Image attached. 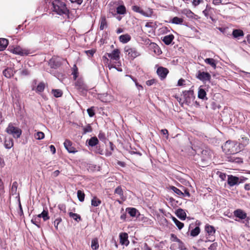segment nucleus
I'll return each mask as SVG.
<instances>
[{
	"label": "nucleus",
	"instance_id": "obj_56",
	"mask_svg": "<svg viewBox=\"0 0 250 250\" xmlns=\"http://www.w3.org/2000/svg\"><path fill=\"white\" fill-rule=\"evenodd\" d=\"M95 52V51L92 49L85 51V53L86 54V55L91 57L93 56Z\"/></svg>",
	"mask_w": 250,
	"mask_h": 250
},
{
	"label": "nucleus",
	"instance_id": "obj_2",
	"mask_svg": "<svg viewBox=\"0 0 250 250\" xmlns=\"http://www.w3.org/2000/svg\"><path fill=\"white\" fill-rule=\"evenodd\" d=\"M66 0L56 1L52 2L53 5V11L56 14L61 16H65L68 18H69L70 11L66 7Z\"/></svg>",
	"mask_w": 250,
	"mask_h": 250
},
{
	"label": "nucleus",
	"instance_id": "obj_51",
	"mask_svg": "<svg viewBox=\"0 0 250 250\" xmlns=\"http://www.w3.org/2000/svg\"><path fill=\"white\" fill-rule=\"evenodd\" d=\"M58 208L63 213H66V206L64 204H60L58 206Z\"/></svg>",
	"mask_w": 250,
	"mask_h": 250
},
{
	"label": "nucleus",
	"instance_id": "obj_7",
	"mask_svg": "<svg viewBox=\"0 0 250 250\" xmlns=\"http://www.w3.org/2000/svg\"><path fill=\"white\" fill-rule=\"evenodd\" d=\"M10 51L13 53L20 56L28 55L30 54V50L25 48H22L20 46L10 48Z\"/></svg>",
	"mask_w": 250,
	"mask_h": 250
},
{
	"label": "nucleus",
	"instance_id": "obj_47",
	"mask_svg": "<svg viewBox=\"0 0 250 250\" xmlns=\"http://www.w3.org/2000/svg\"><path fill=\"white\" fill-rule=\"evenodd\" d=\"M73 69V71L72 74L73 76L74 79L76 80L78 76V68L76 64L74 65Z\"/></svg>",
	"mask_w": 250,
	"mask_h": 250
},
{
	"label": "nucleus",
	"instance_id": "obj_28",
	"mask_svg": "<svg viewBox=\"0 0 250 250\" xmlns=\"http://www.w3.org/2000/svg\"><path fill=\"white\" fill-rule=\"evenodd\" d=\"M8 44V40L4 38L0 39V51L4 50Z\"/></svg>",
	"mask_w": 250,
	"mask_h": 250
},
{
	"label": "nucleus",
	"instance_id": "obj_52",
	"mask_svg": "<svg viewBox=\"0 0 250 250\" xmlns=\"http://www.w3.org/2000/svg\"><path fill=\"white\" fill-rule=\"evenodd\" d=\"M170 240L171 241L177 242H178L180 241V239H179L176 236V235H175L174 234H173V233H171L170 234Z\"/></svg>",
	"mask_w": 250,
	"mask_h": 250
},
{
	"label": "nucleus",
	"instance_id": "obj_41",
	"mask_svg": "<svg viewBox=\"0 0 250 250\" xmlns=\"http://www.w3.org/2000/svg\"><path fill=\"white\" fill-rule=\"evenodd\" d=\"M184 20L182 18L178 17H174L171 20V22L176 24H181L183 23Z\"/></svg>",
	"mask_w": 250,
	"mask_h": 250
},
{
	"label": "nucleus",
	"instance_id": "obj_26",
	"mask_svg": "<svg viewBox=\"0 0 250 250\" xmlns=\"http://www.w3.org/2000/svg\"><path fill=\"white\" fill-rule=\"evenodd\" d=\"M38 217L42 218L44 221H46L50 219L47 209H43L41 214H38Z\"/></svg>",
	"mask_w": 250,
	"mask_h": 250
},
{
	"label": "nucleus",
	"instance_id": "obj_34",
	"mask_svg": "<svg viewBox=\"0 0 250 250\" xmlns=\"http://www.w3.org/2000/svg\"><path fill=\"white\" fill-rule=\"evenodd\" d=\"M68 214L70 217L73 218L77 222L82 220L81 216L77 213H73L72 212H69L68 213Z\"/></svg>",
	"mask_w": 250,
	"mask_h": 250
},
{
	"label": "nucleus",
	"instance_id": "obj_19",
	"mask_svg": "<svg viewBox=\"0 0 250 250\" xmlns=\"http://www.w3.org/2000/svg\"><path fill=\"white\" fill-rule=\"evenodd\" d=\"M16 71L13 67H7L2 72L3 75L7 78H10L13 77Z\"/></svg>",
	"mask_w": 250,
	"mask_h": 250
},
{
	"label": "nucleus",
	"instance_id": "obj_63",
	"mask_svg": "<svg viewBox=\"0 0 250 250\" xmlns=\"http://www.w3.org/2000/svg\"><path fill=\"white\" fill-rule=\"evenodd\" d=\"M29 74V71L26 69H23L21 71V75H23V76H27V75H28Z\"/></svg>",
	"mask_w": 250,
	"mask_h": 250
},
{
	"label": "nucleus",
	"instance_id": "obj_20",
	"mask_svg": "<svg viewBox=\"0 0 250 250\" xmlns=\"http://www.w3.org/2000/svg\"><path fill=\"white\" fill-rule=\"evenodd\" d=\"M120 242L122 245L127 246L129 243L128 240V234L126 232H123L120 234Z\"/></svg>",
	"mask_w": 250,
	"mask_h": 250
},
{
	"label": "nucleus",
	"instance_id": "obj_25",
	"mask_svg": "<svg viewBox=\"0 0 250 250\" xmlns=\"http://www.w3.org/2000/svg\"><path fill=\"white\" fill-rule=\"evenodd\" d=\"M232 35L234 38H239L240 37H243L244 33L241 29H234L232 31Z\"/></svg>",
	"mask_w": 250,
	"mask_h": 250
},
{
	"label": "nucleus",
	"instance_id": "obj_29",
	"mask_svg": "<svg viewBox=\"0 0 250 250\" xmlns=\"http://www.w3.org/2000/svg\"><path fill=\"white\" fill-rule=\"evenodd\" d=\"M116 13L119 15H125L126 13V9L124 5H120L116 8Z\"/></svg>",
	"mask_w": 250,
	"mask_h": 250
},
{
	"label": "nucleus",
	"instance_id": "obj_64",
	"mask_svg": "<svg viewBox=\"0 0 250 250\" xmlns=\"http://www.w3.org/2000/svg\"><path fill=\"white\" fill-rule=\"evenodd\" d=\"M185 82V80L181 78L178 80L177 85L178 86H183L184 85Z\"/></svg>",
	"mask_w": 250,
	"mask_h": 250
},
{
	"label": "nucleus",
	"instance_id": "obj_1",
	"mask_svg": "<svg viewBox=\"0 0 250 250\" xmlns=\"http://www.w3.org/2000/svg\"><path fill=\"white\" fill-rule=\"evenodd\" d=\"M241 144L236 141L229 140L222 146V149L226 154H234L241 151Z\"/></svg>",
	"mask_w": 250,
	"mask_h": 250
},
{
	"label": "nucleus",
	"instance_id": "obj_33",
	"mask_svg": "<svg viewBox=\"0 0 250 250\" xmlns=\"http://www.w3.org/2000/svg\"><path fill=\"white\" fill-rule=\"evenodd\" d=\"M169 188H170V189L172 190L174 193H175L178 195H179L180 197H184V194H183V192H182V191L181 190L178 189L176 187H175L173 186H171L169 187Z\"/></svg>",
	"mask_w": 250,
	"mask_h": 250
},
{
	"label": "nucleus",
	"instance_id": "obj_60",
	"mask_svg": "<svg viewBox=\"0 0 250 250\" xmlns=\"http://www.w3.org/2000/svg\"><path fill=\"white\" fill-rule=\"evenodd\" d=\"M218 175H219V177L222 180L224 181L225 180V179L226 178V173H223L221 172H219Z\"/></svg>",
	"mask_w": 250,
	"mask_h": 250
},
{
	"label": "nucleus",
	"instance_id": "obj_43",
	"mask_svg": "<svg viewBox=\"0 0 250 250\" xmlns=\"http://www.w3.org/2000/svg\"><path fill=\"white\" fill-rule=\"evenodd\" d=\"M51 92L56 98L61 97L62 95V92L60 89H52Z\"/></svg>",
	"mask_w": 250,
	"mask_h": 250
},
{
	"label": "nucleus",
	"instance_id": "obj_40",
	"mask_svg": "<svg viewBox=\"0 0 250 250\" xmlns=\"http://www.w3.org/2000/svg\"><path fill=\"white\" fill-rule=\"evenodd\" d=\"M126 210L131 217H135L138 212L137 209L134 208H127Z\"/></svg>",
	"mask_w": 250,
	"mask_h": 250
},
{
	"label": "nucleus",
	"instance_id": "obj_42",
	"mask_svg": "<svg viewBox=\"0 0 250 250\" xmlns=\"http://www.w3.org/2000/svg\"><path fill=\"white\" fill-rule=\"evenodd\" d=\"M91 248L93 250H97L99 247V242L97 238H94L91 241Z\"/></svg>",
	"mask_w": 250,
	"mask_h": 250
},
{
	"label": "nucleus",
	"instance_id": "obj_12",
	"mask_svg": "<svg viewBox=\"0 0 250 250\" xmlns=\"http://www.w3.org/2000/svg\"><path fill=\"white\" fill-rule=\"evenodd\" d=\"M120 49L116 48L114 49L111 53H106L105 55H107L111 60L118 62L120 59Z\"/></svg>",
	"mask_w": 250,
	"mask_h": 250
},
{
	"label": "nucleus",
	"instance_id": "obj_24",
	"mask_svg": "<svg viewBox=\"0 0 250 250\" xmlns=\"http://www.w3.org/2000/svg\"><path fill=\"white\" fill-rule=\"evenodd\" d=\"M177 216L181 220H185L186 218V213L184 209L178 208L176 212Z\"/></svg>",
	"mask_w": 250,
	"mask_h": 250
},
{
	"label": "nucleus",
	"instance_id": "obj_37",
	"mask_svg": "<svg viewBox=\"0 0 250 250\" xmlns=\"http://www.w3.org/2000/svg\"><path fill=\"white\" fill-rule=\"evenodd\" d=\"M102 203L100 199L96 196H94L91 200V205L93 207H98Z\"/></svg>",
	"mask_w": 250,
	"mask_h": 250
},
{
	"label": "nucleus",
	"instance_id": "obj_57",
	"mask_svg": "<svg viewBox=\"0 0 250 250\" xmlns=\"http://www.w3.org/2000/svg\"><path fill=\"white\" fill-rule=\"evenodd\" d=\"M178 247L181 250H186V248L185 246L184 243L180 240V242H178Z\"/></svg>",
	"mask_w": 250,
	"mask_h": 250
},
{
	"label": "nucleus",
	"instance_id": "obj_46",
	"mask_svg": "<svg viewBox=\"0 0 250 250\" xmlns=\"http://www.w3.org/2000/svg\"><path fill=\"white\" fill-rule=\"evenodd\" d=\"M83 134H85L87 133L91 132L92 131V128L90 125L88 124L86 126L83 127Z\"/></svg>",
	"mask_w": 250,
	"mask_h": 250
},
{
	"label": "nucleus",
	"instance_id": "obj_9",
	"mask_svg": "<svg viewBox=\"0 0 250 250\" xmlns=\"http://www.w3.org/2000/svg\"><path fill=\"white\" fill-rule=\"evenodd\" d=\"M49 64L52 68L57 69L62 65V59L57 56H53L49 60Z\"/></svg>",
	"mask_w": 250,
	"mask_h": 250
},
{
	"label": "nucleus",
	"instance_id": "obj_14",
	"mask_svg": "<svg viewBox=\"0 0 250 250\" xmlns=\"http://www.w3.org/2000/svg\"><path fill=\"white\" fill-rule=\"evenodd\" d=\"M131 9L135 12L139 13L141 14V15L146 17H150L152 15V11H151L150 13H147L146 12H145L140 7L137 6V5H133L131 7Z\"/></svg>",
	"mask_w": 250,
	"mask_h": 250
},
{
	"label": "nucleus",
	"instance_id": "obj_39",
	"mask_svg": "<svg viewBox=\"0 0 250 250\" xmlns=\"http://www.w3.org/2000/svg\"><path fill=\"white\" fill-rule=\"evenodd\" d=\"M99 142V140L96 137H93L88 140V145L91 146H96Z\"/></svg>",
	"mask_w": 250,
	"mask_h": 250
},
{
	"label": "nucleus",
	"instance_id": "obj_3",
	"mask_svg": "<svg viewBox=\"0 0 250 250\" xmlns=\"http://www.w3.org/2000/svg\"><path fill=\"white\" fill-rule=\"evenodd\" d=\"M5 131L8 134L11 135L15 138H19L22 133V130L20 128L15 126L14 124L10 123L8 124Z\"/></svg>",
	"mask_w": 250,
	"mask_h": 250
},
{
	"label": "nucleus",
	"instance_id": "obj_13",
	"mask_svg": "<svg viewBox=\"0 0 250 250\" xmlns=\"http://www.w3.org/2000/svg\"><path fill=\"white\" fill-rule=\"evenodd\" d=\"M169 72L168 70L165 67L160 66L157 68V73L161 80L165 79Z\"/></svg>",
	"mask_w": 250,
	"mask_h": 250
},
{
	"label": "nucleus",
	"instance_id": "obj_58",
	"mask_svg": "<svg viewBox=\"0 0 250 250\" xmlns=\"http://www.w3.org/2000/svg\"><path fill=\"white\" fill-rule=\"evenodd\" d=\"M95 152L98 154H100L101 155L103 154V150L101 148L100 146H97L96 147Z\"/></svg>",
	"mask_w": 250,
	"mask_h": 250
},
{
	"label": "nucleus",
	"instance_id": "obj_35",
	"mask_svg": "<svg viewBox=\"0 0 250 250\" xmlns=\"http://www.w3.org/2000/svg\"><path fill=\"white\" fill-rule=\"evenodd\" d=\"M45 87V84L44 82H40L37 85L36 88V91L37 92H42L44 91Z\"/></svg>",
	"mask_w": 250,
	"mask_h": 250
},
{
	"label": "nucleus",
	"instance_id": "obj_54",
	"mask_svg": "<svg viewBox=\"0 0 250 250\" xmlns=\"http://www.w3.org/2000/svg\"><path fill=\"white\" fill-rule=\"evenodd\" d=\"M62 219L61 217H58L55 220L54 223L55 227L56 228V229H58V225L60 224V223H61L62 222Z\"/></svg>",
	"mask_w": 250,
	"mask_h": 250
},
{
	"label": "nucleus",
	"instance_id": "obj_27",
	"mask_svg": "<svg viewBox=\"0 0 250 250\" xmlns=\"http://www.w3.org/2000/svg\"><path fill=\"white\" fill-rule=\"evenodd\" d=\"M205 62L210 65L213 69L216 68V61L213 58H207L205 60Z\"/></svg>",
	"mask_w": 250,
	"mask_h": 250
},
{
	"label": "nucleus",
	"instance_id": "obj_6",
	"mask_svg": "<svg viewBox=\"0 0 250 250\" xmlns=\"http://www.w3.org/2000/svg\"><path fill=\"white\" fill-rule=\"evenodd\" d=\"M212 152L210 149L203 150L201 152V160L204 165H207L211 159Z\"/></svg>",
	"mask_w": 250,
	"mask_h": 250
},
{
	"label": "nucleus",
	"instance_id": "obj_18",
	"mask_svg": "<svg viewBox=\"0 0 250 250\" xmlns=\"http://www.w3.org/2000/svg\"><path fill=\"white\" fill-rule=\"evenodd\" d=\"M75 87L80 91H83L87 90V86L84 83L83 81L78 79L75 83Z\"/></svg>",
	"mask_w": 250,
	"mask_h": 250
},
{
	"label": "nucleus",
	"instance_id": "obj_17",
	"mask_svg": "<svg viewBox=\"0 0 250 250\" xmlns=\"http://www.w3.org/2000/svg\"><path fill=\"white\" fill-rule=\"evenodd\" d=\"M108 27V22L104 15H102L99 20V28L100 30H103Z\"/></svg>",
	"mask_w": 250,
	"mask_h": 250
},
{
	"label": "nucleus",
	"instance_id": "obj_15",
	"mask_svg": "<svg viewBox=\"0 0 250 250\" xmlns=\"http://www.w3.org/2000/svg\"><path fill=\"white\" fill-rule=\"evenodd\" d=\"M63 144L65 148L69 153H74L77 151L76 148L72 146V143L70 140L67 139L65 140Z\"/></svg>",
	"mask_w": 250,
	"mask_h": 250
},
{
	"label": "nucleus",
	"instance_id": "obj_50",
	"mask_svg": "<svg viewBox=\"0 0 250 250\" xmlns=\"http://www.w3.org/2000/svg\"><path fill=\"white\" fill-rule=\"evenodd\" d=\"M181 187H182L183 190L184 191V192H183L184 197L187 196L188 197H189L190 196V194L189 192L188 189L182 186H181Z\"/></svg>",
	"mask_w": 250,
	"mask_h": 250
},
{
	"label": "nucleus",
	"instance_id": "obj_10",
	"mask_svg": "<svg viewBox=\"0 0 250 250\" xmlns=\"http://www.w3.org/2000/svg\"><path fill=\"white\" fill-rule=\"evenodd\" d=\"M196 77L198 79L203 82H210L211 75L207 72L198 71L196 75Z\"/></svg>",
	"mask_w": 250,
	"mask_h": 250
},
{
	"label": "nucleus",
	"instance_id": "obj_48",
	"mask_svg": "<svg viewBox=\"0 0 250 250\" xmlns=\"http://www.w3.org/2000/svg\"><path fill=\"white\" fill-rule=\"evenodd\" d=\"M94 107L92 106L90 108H89L87 110V113L88 115L90 117H93L95 115V112H94Z\"/></svg>",
	"mask_w": 250,
	"mask_h": 250
},
{
	"label": "nucleus",
	"instance_id": "obj_4",
	"mask_svg": "<svg viewBox=\"0 0 250 250\" xmlns=\"http://www.w3.org/2000/svg\"><path fill=\"white\" fill-rule=\"evenodd\" d=\"M124 50L125 55L131 60H134L141 55L136 48L129 45L125 46Z\"/></svg>",
	"mask_w": 250,
	"mask_h": 250
},
{
	"label": "nucleus",
	"instance_id": "obj_38",
	"mask_svg": "<svg viewBox=\"0 0 250 250\" xmlns=\"http://www.w3.org/2000/svg\"><path fill=\"white\" fill-rule=\"evenodd\" d=\"M200 228L199 226H196L194 229H192L190 232V235L192 237L197 236L200 232Z\"/></svg>",
	"mask_w": 250,
	"mask_h": 250
},
{
	"label": "nucleus",
	"instance_id": "obj_45",
	"mask_svg": "<svg viewBox=\"0 0 250 250\" xmlns=\"http://www.w3.org/2000/svg\"><path fill=\"white\" fill-rule=\"evenodd\" d=\"M77 196L80 201L83 202L84 200L85 194L81 190L77 191Z\"/></svg>",
	"mask_w": 250,
	"mask_h": 250
},
{
	"label": "nucleus",
	"instance_id": "obj_55",
	"mask_svg": "<svg viewBox=\"0 0 250 250\" xmlns=\"http://www.w3.org/2000/svg\"><path fill=\"white\" fill-rule=\"evenodd\" d=\"M211 7H208L207 5L206 9L203 11V14L206 17H208L209 15V11H210V10H211Z\"/></svg>",
	"mask_w": 250,
	"mask_h": 250
},
{
	"label": "nucleus",
	"instance_id": "obj_36",
	"mask_svg": "<svg viewBox=\"0 0 250 250\" xmlns=\"http://www.w3.org/2000/svg\"><path fill=\"white\" fill-rule=\"evenodd\" d=\"M184 97L186 102L190 101V97L193 95V91L191 90L186 91L184 92Z\"/></svg>",
	"mask_w": 250,
	"mask_h": 250
},
{
	"label": "nucleus",
	"instance_id": "obj_53",
	"mask_svg": "<svg viewBox=\"0 0 250 250\" xmlns=\"http://www.w3.org/2000/svg\"><path fill=\"white\" fill-rule=\"evenodd\" d=\"M157 82V81L156 79H153L149 80H148L146 82V84L148 86H150L153 85L154 83H156Z\"/></svg>",
	"mask_w": 250,
	"mask_h": 250
},
{
	"label": "nucleus",
	"instance_id": "obj_21",
	"mask_svg": "<svg viewBox=\"0 0 250 250\" xmlns=\"http://www.w3.org/2000/svg\"><path fill=\"white\" fill-rule=\"evenodd\" d=\"M131 36L128 34L122 35L119 37V41L123 43L128 42L131 40Z\"/></svg>",
	"mask_w": 250,
	"mask_h": 250
},
{
	"label": "nucleus",
	"instance_id": "obj_62",
	"mask_svg": "<svg viewBox=\"0 0 250 250\" xmlns=\"http://www.w3.org/2000/svg\"><path fill=\"white\" fill-rule=\"evenodd\" d=\"M161 133L163 135H167L166 136V138L168 139V130L167 129H162L161 130Z\"/></svg>",
	"mask_w": 250,
	"mask_h": 250
},
{
	"label": "nucleus",
	"instance_id": "obj_16",
	"mask_svg": "<svg viewBox=\"0 0 250 250\" xmlns=\"http://www.w3.org/2000/svg\"><path fill=\"white\" fill-rule=\"evenodd\" d=\"M228 184L230 187L239 184V178L232 175H228Z\"/></svg>",
	"mask_w": 250,
	"mask_h": 250
},
{
	"label": "nucleus",
	"instance_id": "obj_31",
	"mask_svg": "<svg viewBox=\"0 0 250 250\" xmlns=\"http://www.w3.org/2000/svg\"><path fill=\"white\" fill-rule=\"evenodd\" d=\"M31 222L36 225L38 228H41V218L38 215L34 216L31 220Z\"/></svg>",
	"mask_w": 250,
	"mask_h": 250
},
{
	"label": "nucleus",
	"instance_id": "obj_32",
	"mask_svg": "<svg viewBox=\"0 0 250 250\" xmlns=\"http://www.w3.org/2000/svg\"><path fill=\"white\" fill-rule=\"evenodd\" d=\"M107 57L108 56H107V55L105 54L102 57V60H103L104 64L105 65L108 64V67L109 68V69H111L112 68H116V66L115 65H114L113 64L109 63V60L108 59Z\"/></svg>",
	"mask_w": 250,
	"mask_h": 250
},
{
	"label": "nucleus",
	"instance_id": "obj_11",
	"mask_svg": "<svg viewBox=\"0 0 250 250\" xmlns=\"http://www.w3.org/2000/svg\"><path fill=\"white\" fill-rule=\"evenodd\" d=\"M114 194H117L119 197V200L116 201L120 204H122L123 201L126 199L125 197L124 196V190L121 186H118L114 190Z\"/></svg>",
	"mask_w": 250,
	"mask_h": 250
},
{
	"label": "nucleus",
	"instance_id": "obj_5",
	"mask_svg": "<svg viewBox=\"0 0 250 250\" xmlns=\"http://www.w3.org/2000/svg\"><path fill=\"white\" fill-rule=\"evenodd\" d=\"M205 230L207 233L206 242H213L215 240V233L216 230L215 228L209 224H207L205 227Z\"/></svg>",
	"mask_w": 250,
	"mask_h": 250
},
{
	"label": "nucleus",
	"instance_id": "obj_22",
	"mask_svg": "<svg viewBox=\"0 0 250 250\" xmlns=\"http://www.w3.org/2000/svg\"><path fill=\"white\" fill-rule=\"evenodd\" d=\"M14 145V141L11 137L5 138L4 146L7 149H10L13 147Z\"/></svg>",
	"mask_w": 250,
	"mask_h": 250
},
{
	"label": "nucleus",
	"instance_id": "obj_59",
	"mask_svg": "<svg viewBox=\"0 0 250 250\" xmlns=\"http://www.w3.org/2000/svg\"><path fill=\"white\" fill-rule=\"evenodd\" d=\"M217 246H218L217 243H216V242L213 243L212 244H211V245L210 246V247H209L208 249L210 250H216Z\"/></svg>",
	"mask_w": 250,
	"mask_h": 250
},
{
	"label": "nucleus",
	"instance_id": "obj_30",
	"mask_svg": "<svg viewBox=\"0 0 250 250\" xmlns=\"http://www.w3.org/2000/svg\"><path fill=\"white\" fill-rule=\"evenodd\" d=\"M206 95L207 94L205 90L200 87L198 92V97L202 100H207L208 98L206 97Z\"/></svg>",
	"mask_w": 250,
	"mask_h": 250
},
{
	"label": "nucleus",
	"instance_id": "obj_44",
	"mask_svg": "<svg viewBox=\"0 0 250 250\" xmlns=\"http://www.w3.org/2000/svg\"><path fill=\"white\" fill-rule=\"evenodd\" d=\"M172 220L173 221V222H174V223L175 224V225H176V226L179 229H182L184 227V223L179 221L176 218L173 217Z\"/></svg>",
	"mask_w": 250,
	"mask_h": 250
},
{
	"label": "nucleus",
	"instance_id": "obj_61",
	"mask_svg": "<svg viewBox=\"0 0 250 250\" xmlns=\"http://www.w3.org/2000/svg\"><path fill=\"white\" fill-rule=\"evenodd\" d=\"M18 188V183L15 181L13 182L12 186V191H14L16 192Z\"/></svg>",
	"mask_w": 250,
	"mask_h": 250
},
{
	"label": "nucleus",
	"instance_id": "obj_23",
	"mask_svg": "<svg viewBox=\"0 0 250 250\" xmlns=\"http://www.w3.org/2000/svg\"><path fill=\"white\" fill-rule=\"evenodd\" d=\"M174 38L172 34L165 36L163 37L162 41L167 45H169Z\"/></svg>",
	"mask_w": 250,
	"mask_h": 250
},
{
	"label": "nucleus",
	"instance_id": "obj_8",
	"mask_svg": "<svg viewBox=\"0 0 250 250\" xmlns=\"http://www.w3.org/2000/svg\"><path fill=\"white\" fill-rule=\"evenodd\" d=\"M234 216L241 220L246 219V225L249 223L250 217L247 216V213L241 209H237L233 212Z\"/></svg>",
	"mask_w": 250,
	"mask_h": 250
},
{
	"label": "nucleus",
	"instance_id": "obj_49",
	"mask_svg": "<svg viewBox=\"0 0 250 250\" xmlns=\"http://www.w3.org/2000/svg\"><path fill=\"white\" fill-rule=\"evenodd\" d=\"M35 137L38 140H41L44 137V134L42 132H38L35 134Z\"/></svg>",
	"mask_w": 250,
	"mask_h": 250
}]
</instances>
